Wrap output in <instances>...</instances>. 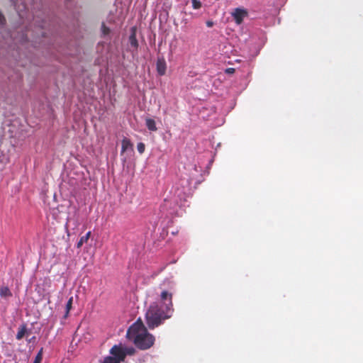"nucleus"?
<instances>
[{
	"label": "nucleus",
	"instance_id": "obj_11",
	"mask_svg": "<svg viewBox=\"0 0 363 363\" xmlns=\"http://www.w3.org/2000/svg\"><path fill=\"white\" fill-rule=\"evenodd\" d=\"M91 236V231L86 233V234L82 236L77 243V247L81 248L84 243L86 242Z\"/></svg>",
	"mask_w": 363,
	"mask_h": 363
},
{
	"label": "nucleus",
	"instance_id": "obj_15",
	"mask_svg": "<svg viewBox=\"0 0 363 363\" xmlns=\"http://www.w3.org/2000/svg\"><path fill=\"white\" fill-rule=\"evenodd\" d=\"M43 359V348H41L35 356L33 363H40Z\"/></svg>",
	"mask_w": 363,
	"mask_h": 363
},
{
	"label": "nucleus",
	"instance_id": "obj_1",
	"mask_svg": "<svg viewBox=\"0 0 363 363\" xmlns=\"http://www.w3.org/2000/svg\"><path fill=\"white\" fill-rule=\"evenodd\" d=\"M126 337L134 343L137 348L142 350L150 348L155 342V337L148 333L140 318H138L129 327Z\"/></svg>",
	"mask_w": 363,
	"mask_h": 363
},
{
	"label": "nucleus",
	"instance_id": "obj_7",
	"mask_svg": "<svg viewBox=\"0 0 363 363\" xmlns=\"http://www.w3.org/2000/svg\"><path fill=\"white\" fill-rule=\"evenodd\" d=\"M133 144L130 140L126 138H124L121 141V154L127 151L128 149H131Z\"/></svg>",
	"mask_w": 363,
	"mask_h": 363
},
{
	"label": "nucleus",
	"instance_id": "obj_16",
	"mask_svg": "<svg viewBox=\"0 0 363 363\" xmlns=\"http://www.w3.org/2000/svg\"><path fill=\"white\" fill-rule=\"evenodd\" d=\"M192 7L194 9H199L201 8V2L199 0H191Z\"/></svg>",
	"mask_w": 363,
	"mask_h": 363
},
{
	"label": "nucleus",
	"instance_id": "obj_10",
	"mask_svg": "<svg viewBox=\"0 0 363 363\" xmlns=\"http://www.w3.org/2000/svg\"><path fill=\"white\" fill-rule=\"evenodd\" d=\"M27 332V328L26 325H22L19 327L18 333L16 334V339L20 340H21Z\"/></svg>",
	"mask_w": 363,
	"mask_h": 363
},
{
	"label": "nucleus",
	"instance_id": "obj_3",
	"mask_svg": "<svg viewBox=\"0 0 363 363\" xmlns=\"http://www.w3.org/2000/svg\"><path fill=\"white\" fill-rule=\"evenodd\" d=\"M160 298L161 302L163 303V308L168 309V311H173L172 296L174 290V284L169 279H165L160 285Z\"/></svg>",
	"mask_w": 363,
	"mask_h": 363
},
{
	"label": "nucleus",
	"instance_id": "obj_14",
	"mask_svg": "<svg viewBox=\"0 0 363 363\" xmlns=\"http://www.w3.org/2000/svg\"><path fill=\"white\" fill-rule=\"evenodd\" d=\"M123 351L125 354V357L127 355H133L135 352V350L132 347H126L123 345Z\"/></svg>",
	"mask_w": 363,
	"mask_h": 363
},
{
	"label": "nucleus",
	"instance_id": "obj_18",
	"mask_svg": "<svg viewBox=\"0 0 363 363\" xmlns=\"http://www.w3.org/2000/svg\"><path fill=\"white\" fill-rule=\"evenodd\" d=\"M101 30L104 35H108L110 33L109 28H108L104 23H103L101 25Z\"/></svg>",
	"mask_w": 363,
	"mask_h": 363
},
{
	"label": "nucleus",
	"instance_id": "obj_20",
	"mask_svg": "<svg viewBox=\"0 0 363 363\" xmlns=\"http://www.w3.org/2000/svg\"><path fill=\"white\" fill-rule=\"evenodd\" d=\"M235 72V69L233 67H229L225 69L226 74H233Z\"/></svg>",
	"mask_w": 363,
	"mask_h": 363
},
{
	"label": "nucleus",
	"instance_id": "obj_21",
	"mask_svg": "<svg viewBox=\"0 0 363 363\" xmlns=\"http://www.w3.org/2000/svg\"><path fill=\"white\" fill-rule=\"evenodd\" d=\"M206 26L208 27V28H211L213 26V22L211 21H206Z\"/></svg>",
	"mask_w": 363,
	"mask_h": 363
},
{
	"label": "nucleus",
	"instance_id": "obj_5",
	"mask_svg": "<svg viewBox=\"0 0 363 363\" xmlns=\"http://www.w3.org/2000/svg\"><path fill=\"white\" fill-rule=\"evenodd\" d=\"M232 16L238 25H240L242 23L244 18L247 16V11L246 9L236 8L233 12H232Z\"/></svg>",
	"mask_w": 363,
	"mask_h": 363
},
{
	"label": "nucleus",
	"instance_id": "obj_8",
	"mask_svg": "<svg viewBox=\"0 0 363 363\" xmlns=\"http://www.w3.org/2000/svg\"><path fill=\"white\" fill-rule=\"evenodd\" d=\"M129 43L130 44V45L135 48H138V40L136 38V33H135V28H133L132 29V33L129 36Z\"/></svg>",
	"mask_w": 363,
	"mask_h": 363
},
{
	"label": "nucleus",
	"instance_id": "obj_12",
	"mask_svg": "<svg viewBox=\"0 0 363 363\" xmlns=\"http://www.w3.org/2000/svg\"><path fill=\"white\" fill-rule=\"evenodd\" d=\"M0 296L3 298L10 297L12 294L7 286L0 287Z\"/></svg>",
	"mask_w": 363,
	"mask_h": 363
},
{
	"label": "nucleus",
	"instance_id": "obj_4",
	"mask_svg": "<svg viewBox=\"0 0 363 363\" xmlns=\"http://www.w3.org/2000/svg\"><path fill=\"white\" fill-rule=\"evenodd\" d=\"M110 354L121 362H123L125 359V354L123 351V345L121 343L118 345H114L110 350Z\"/></svg>",
	"mask_w": 363,
	"mask_h": 363
},
{
	"label": "nucleus",
	"instance_id": "obj_19",
	"mask_svg": "<svg viewBox=\"0 0 363 363\" xmlns=\"http://www.w3.org/2000/svg\"><path fill=\"white\" fill-rule=\"evenodd\" d=\"M72 301H73V297H70L66 304V310L67 313H68L70 309L72 308Z\"/></svg>",
	"mask_w": 363,
	"mask_h": 363
},
{
	"label": "nucleus",
	"instance_id": "obj_13",
	"mask_svg": "<svg viewBox=\"0 0 363 363\" xmlns=\"http://www.w3.org/2000/svg\"><path fill=\"white\" fill-rule=\"evenodd\" d=\"M102 363H121L119 360H118L113 355L107 356L104 357Z\"/></svg>",
	"mask_w": 363,
	"mask_h": 363
},
{
	"label": "nucleus",
	"instance_id": "obj_2",
	"mask_svg": "<svg viewBox=\"0 0 363 363\" xmlns=\"http://www.w3.org/2000/svg\"><path fill=\"white\" fill-rule=\"evenodd\" d=\"M173 311H168L167 308L160 307L156 303L150 304L145 313V320L150 329H154L163 322L172 316Z\"/></svg>",
	"mask_w": 363,
	"mask_h": 363
},
{
	"label": "nucleus",
	"instance_id": "obj_6",
	"mask_svg": "<svg viewBox=\"0 0 363 363\" xmlns=\"http://www.w3.org/2000/svg\"><path fill=\"white\" fill-rule=\"evenodd\" d=\"M156 65H157V71L158 74L160 76L164 75L165 72H166V69H167L165 60L163 58H162V59L159 58L157 60Z\"/></svg>",
	"mask_w": 363,
	"mask_h": 363
},
{
	"label": "nucleus",
	"instance_id": "obj_9",
	"mask_svg": "<svg viewBox=\"0 0 363 363\" xmlns=\"http://www.w3.org/2000/svg\"><path fill=\"white\" fill-rule=\"evenodd\" d=\"M145 125L150 131H156L157 130L155 120L148 118L145 119Z\"/></svg>",
	"mask_w": 363,
	"mask_h": 363
},
{
	"label": "nucleus",
	"instance_id": "obj_17",
	"mask_svg": "<svg viewBox=\"0 0 363 363\" xmlns=\"http://www.w3.org/2000/svg\"><path fill=\"white\" fill-rule=\"evenodd\" d=\"M137 149L140 154H143L145 150V145L143 143H139L137 145Z\"/></svg>",
	"mask_w": 363,
	"mask_h": 363
}]
</instances>
